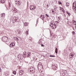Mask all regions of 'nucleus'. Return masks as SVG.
Wrapping results in <instances>:
<instances>
[{
  "mask_svg": "<svg viewBox=\"0 0 76 76\" xmlns=\"http://www.w3.org/2000/svg\"><path fill=\"white\" fill-rule=\"evenodd\" d=\"M28 72L30 73H34V72H35L34 68H33L32 67L30 68L28 70Z\"/></svg>",
  "mask_w": 76,
  "mask_h": 76,
  "instance_id": "f257e3e1",
  "label": "nucleus"
},
{
  "mask_svg": "<svg viewBox=\"0 0 76 76\" xmlns=\"http://www.w3.org/2000/svg\"><path fill=\"white\" fill-rule=\"evenodd\" d=\"M50 26L53 29H56V27H57V25L54 23H51V24H50Z\"/></svg>",
  "mask_w": 76,
  "mask_h": 76,
  "instance_id": "f03ea898",
  "label": "nucleus"
},
{
  "mask_svg": "<svg viewBox=\"0 0 76 76\" xmlns=\"http://www.w3.org/2000/svg\"><path fill=\"white\" fill-rule=\"evenodd\" d=\"M8 39V37L6 36H4L2 38V40L4 42H7Z\"/></svg>",
  "mask_w": 76,
  "mask_h": 76,
  "instance_id": "7ed1b4c3",
  "label": "nucleus"
},
{
  "mask_svg": "<svg viewBox=\"0 0 76 76\" xmlns=\"http://www.w3.org/2000/svg\"><path fill=\"white\" fill-rule=\"evenodd\" d=\"M35 8H36V7L34 5H33V6L31 5L30 6V9L31 10H35Z\"/></svg>",
  "mask_w": 76,
  "mask_h": 76,
  "instance_id": "20e7f679",
  "label": "nucleus"
},
{
  "mask_svg": "<svg viewBox=\"0 0 76 76\" xmlns=\"http://www.w3.org/2000/svg\"><path fill=\"white\" fill-rule=\"evenodd\" d=\"M52 69L54 70H56L57 69V67L55 65H52Z\"/></svg>",
  "mask_w": 76,
  "mask_h": 76,
  "instance_id": "39448f33",
  "label": "nucleus"
},
{
  "mask_svg": "<svg viewBox=\"0 0 76 76\" xmlns=\"http://www.w3.org/2000/svg\"><path fill=\"white\" fill-rule=\"evenodd\" d=\"M43 67L42 66H41V65H38V69H39L40 70H41L42 69V68Z\"/></svg>",
  "mask_w": 76,
  "mask_h": 76,
  "instance_id": "423d86ee",
  "label": "nucleus"
},
{
  "mask_svg": "<svg viewBox=\"0 0 76 76\" xmlns=\"http://www.w3.org/2000/svg\"><path fill=\"white\" fill-rule=\"evenodd\" d=\"M15 4H17V6H20V2L18 1H15Z\"/></svg>",
  "mask_w": 76,
  "mask_h": 76,
  "instance_id": "0eeeda50",
  "label": "nucleus"
},
{
  "mask_svg": "<svg viewBox=\"0 0 76 76\" xmlns=\"http://www.w3.org/2000/svg\"><path fill=\"white\" fill-rule=\"evenodd\" d=\"M23 72H24V71L23 70H20L19 73L20 75H22L23 74Z\"/></svg>",
  "mask_w": 76,
  "mask_h": 76,
  "instance_id": "6e6552de",
  "label": "nucleus"
},
{
  "mask_svg": "<svg viewBox=\"0 0 76 76\" xmlns=\"http://www.w3.org/2000/svg\"><path fill=\"white\" fill-rule=\"evenodd\" d=\"M74 55H75V54L73 53H71L70 55H69V57L71 58H72L74 56Z\"/></svg>",
  "mask_w": 76,
  "mask_h": 76,
  "instance_id": "1a4fd4ad",
  "label": "nucleus"
},
{
  "mask_svg": "<svg viewBox=\"0 0 76 76\" xmlns=\"http://www.w3.org/2000/svg\"><path fill=\"white\" fill-rule=\"evenodd\" d=\"M10 47L12 48V47H15V43H11L10 45Z\"/></svg>",
  "mask_w": 76,
  "mask_h": 76,
  "instance_id": "9d476101",
  "label": "nucleus"
},
{
  "mask_svg": "<svg viewBox=\"0 0 76 76\" xmlns=\"http://www.w3.org/2000/svg\"><path fill=\"white\" fill-rule=\"evenodd\" d=\"M40 18L42 19V20H43L44 19V18H45V17L44 15H41Z\"/></svg>",
  "mask_w": 76,
  "mask_h": 76,
  "instance_id": "9b49d317",
  "label": "nucleus"
},
{
  "mask_svg": "<svg viewBox=\"0 0 76 76\" xmlns=\"http://www.w3.org/2000/svg\"><path fill=\"white\" fill-rule=\"evenodd\" d=\"M13 19H15L14 20H15V21H16V22H19V20L18 19V18L14 17L13 18Z\"/></svg>",
  "mask_w": 76,
  "mask_h": 76,
  "instance_id": "f8f14e48",
  "label": "nucleus"
},
{
  "mask_svg": "<svg viewBox=\"0 0 76 76\" xmlns=\"http://www.w3.org/2000/svg\"><path fill=\"white\" fill-rule=\"evenodd\" d=\"M12 10H13V12H16V8H12Z\"/></svg>",
  "mask_w": 76,
  "mask_h": 76,
  "instance_id": "ddd939ff",
  "label": "nucleus"
},
{
  "mask_svg": "<svg viewBox=\"0 0 76 76\" xmlns=\"http://www.w3.org/2000/svg\"><path fill=\"white\" fill-rule=\"evenodd\" d=\"M23 54L24 55V57H27V53H26V52H24Z\"/></svg>",
  "mask_w": 76,
  "mask_h": 76,
  "instance_id": "4468645a",
  "label": "nucleus"
},
{
  "mask_svg": "<svg viewBox=\"0 0 76 76\" xmlns=\"http://www.w3.org/2000/svg\"><path fill=\"white\" fill-rule=\"evenodd\" d=\"M0 2L1 3H5V0H1L0 1Z\"/></svg>",
  "mask_w": 76,
  "mask_h": 76,
  "instance_id": "2eb2a0df",
  "label": "nucleus"
},
{
  "mask_svg": "<svg viewBox=\"0 0 76 76\" xmlns=\"http://www.w3.org/2000/svg\"><path fill=\"white\" fill-rule=\"evenodd\" d=\"M30 56H31V53L28 52V53H27V57H29Z\"/></svg>",
  "mask_w": 76,
  "mask_h": 76,
  "instance_id": "dca6fc26",
  "label": "nucleus"
},
{
  "mask_svg": "<svg viewBox=\"0 0 76 76\" xmlns=\"http://www.w3.org/2000/svg\"><path fill=\"white\" fill-rule=\"evenodd\" d=\"M73 25H76V21H75V20H73Z\"/></svg>",
  "mask_w": 76,
  "mask_h": 76,
  "instance_id": "f3484780",
  "label": "nucleus"
},
{
  "mask_svg": "<svg viewBox=\"0 0 76 76\" xmlns=\"http://www.w3.org/2000/svg\"><path fill=\"white\" fill-rule=\"evenodd\" d=\"M24 25L26 26H27L28 25V23L26 22L24 23Z\"/></svg>",
  "mask_w": 76,
  "mask_h": 76,
  "instance_id": "a211bd4d",
  "label": "nucleus"
},
{
  "mask_svg": "<svg viewBox=\"0 0 76 76\" xmlns=\"http://www.w3.org/2000/svg\"><path fill=\"white\" fill-rule=\"evenodd\" d=\"M66 6L67 7H69V3H68V2H67L66 4Z\"/></svg>",
  "mask_w": 76,
  "mask_h": 76,
  "instance_id": "6ab92c4d",
  "label": "nucleus"
},
{
  "mask_svg": "<svg viewBox=\"0 0 76 76\" xmlns=\"http://www.w3.org/2000/svg\"><path fill=\"white\" fill-rule=\"evenodd\" d=\"M17 32L18 34H20V33H21V31L20 30H17Z\"/></svg>",
  "mask_w": 76,
  "mask_h": 76,
  "instance_id": "aec40b11",
  "label": "nucleus"
},
{
  "mask_svg": "<svg viewBox=\"0 0 76 76\" xmlns=\"http://www.w3.org/2000/svg\"><path fill=\"white\" fill-rule=\"evenodd\" d=\"M12 73L14 75H16V72L15 71H14Z\"/></svg>",
  "mask_w": 76,
  "mask_h": 76,
  "instance_id": "412c9836",
  "label": "nucleus"
},
{
  "mask_svg": "<svg viewBox=\"0 0 76 76\" xmlns=\"http://www.w3.org/2000/svg\"><path fill=\"white\" fill-rule=\"evenodd\" d=\"M57 51H58L57 48H56L55 50V53L56 54H57Z\"/></svg>",
  "mask_w": 76,
  "mask_h": 76,
  "instance_id": "4be33fe9",
  "label": "nucleus"
},
{
  "mask_svg": "<svg viewBox=\"0 0 76 76\" xmlns=\"http://www.w3.org/2000/svg\"><path fill=\"white\" fill-rule=\"evenodd\" d=\"M26 35H28V31H27L26 32Z\"/></svg>",
  "mask_w": 76,
  "mask_h": 76,
  "instance_id": "5701e85b",
  "label": "nucleus"
},
{
  "mask_svg": "<svg viewBox=\"0 0 76 76\" xmlns=\"http://www.w3.org/2000/svg\"><path fill=\"white\" fill-rule=\"evenodd\" d=\"M4 13H2L1 14V17H3L4 16Z\"/></svg>",
  "mask_w": 76,
  "mask_h": 76,
  "instance_id": "b1692460",
  "label": "nucleus"
},
{
  "mask_svg": "<svg viewBox=\"0 0 76 76\" xmlns=\"http://www.w3.org/2000/svg\"><path fill=\"white\" fill-rule=\"evenodd\" d=\"M60 9H59L60 10H63V8L61 7H60Z\"/></svg>",
  "mask_w": 76,
  "mask_h": 76,
  "instance_id": "393cba45",
  "label": "nucleus"
},
{
  "mask_svg": "<svg viewBox=\"0 0 76 76\" xmlns=\"http://www.w3.org/2000/svg\"><path fill=\"white\" fill-rule=\"evenodd\" d=\"M50 57H55V56L53 55H50Z\"/></svg>",
  "mask_w": 76,
  "mask_h": 76,
  "instance_id": "a878e982",
  "label": "nucleus"
},
{
  "mask_svg": "<svg viewBox=\"0 0 76 76\" xmlns=\"http://www.w3.org/2000/svg\"><path fill=\"white\" fill-rule=\"evenodd\" d=\"M72 33L73 35H75V32L74 31H72Z\"/></svg>",
  "mask_w": 76,
  "mask_h": 76,
  "instance_id": "bb28decb",
  "label": "nucleus"
},
{
  "mask_svg": "<svg viewBox=\"0 0 76 76\" xmlns=\"http://www.w3.org/2000/svg\"><path fill=\"white\" fill-rule=\"evenodd\" d=\"M58 3L59 4H61V2L60 1H58Z\"/></svg>",
  "mask_w": 76,
  "mask_h": 76,
  "instance_id": "cd10ccee",
  "label": "nucleus"
},
{
  "mask_svg": "<svg viewBox=\"0 0 76 76\" xmlns=\"http://www.w3.org/2000/svg\"><path fill=\"white\" fill-rule=\"evenodd\" d=\"M62 11V12H64V13L65 12V10H64V9H63V10Z\"/></svg>",
  "mask_w": 76,
  "mask_h": 76,
  "instance_id": "c85d7f7f",
  "label": "nucleus"
},
{
  "mask_svg": "<svg viewBox=\"0 0 76 76\" xmlns=\"http://www.w3.org/2000/svg\"><path fill=\"white\" fill-rule=\"evenodd\" d=\"M68 14L69 15V16H70V13L68 12Z\"/></svg>",
  "mask_w": 76,
  "mask_h": 76,
  "instance_id": "c756f323",
  "label": "nucleus"
},
{
  "mask_svg": "<svg viewBox=\"0 0 76 76\" xmlns=\"http://www.w3.org/2000/svg\"><path fill=\"white\" fill-rule=\"evenodd\" d=\"M58 20H60V17H58Z\"/></svg>",
  "mask_w": 76,
  "mask_h": 76,
  "instance_id": "7c9ffc66",
  "label": "nucleus"
},
{
  "mask_svg": "<svg viewBox=\"0 0 76 76\" xmlns=\"http://www.w3.org/2000/svg\"><path fill=\"white\" fill-rule=\"evenodd\" d=\"M46 16H47V17H48H48H49V15H47V14H46Z\"/></svg>",
  "mask_w": 76,
  "mask_h": 76,
  "instance_id": "2f4dec72",
  "label": "nucleus"
},
{
  "mask_svg": "<svg viewBox=\"0 0 76 76\" xmlns=\"http://www.w3.org/2000/svg\"><path fill=\"white\" fill-rule=\"evenodd\" d=\"M41 47H44V45H41Z\"/></svg>",
  "mask_w": 76,
  "mask_h": 76,
  "instance_id": "473e14b6",
  "label": "nucleus"
},
{
  "mask_svg": "<svg viewBox=\"0 0 76 76\" xmlns=\"http://www.w3.org/2000/svg\"><path fill=\"white\" fill-rule=\"evenodd\" d=\"M41 63H39V64L38 65H41Z\"/></svg>",
  "mask_w": 76,
  "mask_h": 76,
  "instance_id": "72a5a7b5",
  "label": "nucleus"
},
{
  "mask_svg": "<svg viewBox=\"0 0 76 76\" xmlns=\"http://www.w3.org/2000/svg\"><path fill=\"white\" fill-rule=\"evenodd\" d=\"M16 40H17V41L18 40V38H16Z\"/></svg>",
  "mask_w": 76,
  "mask_h": 76,
  "instance_id": "f704fd0d",
  "label": "nucleus"
},
{
  "mask_svg": "<svg viewBox=\"0 0 76 76\" xmlns=\"http://www.w3.org/2000/svg\"><path fill=\"white\" fill-rule=\"evenodd\" d=\"M56 23H58V21H56Z\"/></svg>",
  "mask_w": 76,
  "mask_h": 76,
  "instance_id": "c9c22d12",
  "label": "nucleus"
},
{
  "mask_svg": "<svg viewBox=\"0 0 76 76\" xmlns=\"http://www.w3.org/2000/svg\"><path fill=\"white\" fill-rule=\"evenodd\" d=\"M0 72H1V69L0 68Z\"/></svg>",
  "mask_w": 76,
  "mask_h": 76,
  "instance_id": "e433bc0d",
  "label": "nucleus"
},
{
  "mask_svg": "<svg viewBox=\"0 0 76 76\" xmlns=\"http://www.w3.org/2000/svg\"><path fill=\"white\" fill-rule=\"evenodd\" d=\"M52 12H53V11H52Z\"/></svg>",
  "mask_w": 76,
  "mask_h": 76,
  "instance_id": "4c0bfd02",
  "label": "nucleus"
},
{
  "mask_svg": "<svg viewBox=\"0 0 76 76\" xmlns=\"http://www.w3.org/2000/svg\"><path fill=\"white\" fill-rule=\"evenodd\" d=\"M37 21H38V20H37Z\"/></svg>",
  "mask_w": 76,
  "mask_h": 76,
  "instance_id": "58836bf2",
  "label": "nucleus"
},
{
  "mask_svg": "<svg viewBox=\"0 0 76 76\" xmlns=\"http://www.w3.org/2000/svg\"><path fill=\"white\" fill-rule=\"evenodd\" d=\"M25 76L24 75H23V76Z\"/></svg>",
  "mask_w": 76,
  "mask_h": 76,
  "instance_id": "ea45409f",
  "label": "nucleus"
},
{
  "mask_svg": "<svg viewBox=\"0 0 76 76\" xmlns=\"http://www.w3.org/2000/svg\"><path fill=\"white\" fill-rule=\"evenodd\" d=\"M56 68V67H54V68Z\"/></svg>",
  "mask_w": 76,
  "mask_h": 76,
  "instance_id": "a19ab883",
  "label": "nucleus"
},
{
  "mask_svg": "<svg viewBox=\"0 0 76 76\" xmlns=\"http://www.w3.org/2000/svg\"><path fill=\"white\" fill-rule=\"evenodd\" d=\"M28 31H29V30H28Z\"/></svg>",
  "mask_w": 76,
  "mask_h": 76,
  "instance_id": "79ce46f5",
  "label": "nucleus"
}]
</instances>
